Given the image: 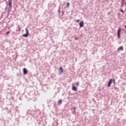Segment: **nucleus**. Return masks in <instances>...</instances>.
Masks as SVG:
<instances>
[{"instance_id":"dca6fc26","label":"nucleus","mask_w":126,"mask_h":126,"mask_svg":"<svg viewBox=\"0 0 126 126\" xmlns=\"http://www.w3.org/2000/svg\"><path fill=\"white\" fill-rule=\"evenodd\" d=\"M76 86H79V83L78 82H77Z\"/></svg>"},{"instance_id":"0eeeda50","label":"nucleus","mask_w":126,"mask_h":126,"mask_svg":"<svg viewBox=\"0 0 126 126\" xmlns=\"http://www.w3.org/2000/svg\"><path fill=\"white\" fill-rule=\"evenodd\" d=\"M72 90L73 91H75V92H76V91H77V88H76V87L73 86L72 87Z\"/></svg>"},{"instance_id":"412c9836","label":"nucleus","mask_w":126,"mask_h":126,"mask_svg":"<svg viewBox=\"0 0 126 126\" xmlns=\"http://www.w3.org/2000/svg\"><path fill=\"white\" fill-rule=\"evenodd\" d=\"M75 112H76V111H75V110H74L73 112V114L75 113Z\"/></svg>"},{"instance_id":"20e7f679","label":"nucleus","mask_w":126,"mask_h":126,"mask_svg":"<svg viewBox=\"0 0 126 126\" xmlns=\"http://www.w3.org/2000/svg\"><path fill=\"white\" fill-rule=\"evenodd\" d=\"M80 28H82L84 26V22L83 21H81L79 23Z\"/></svg>"},{"instance_id":"f8f14e48","label":"nucleus","mask_w":126,"mask_h":126,"mask_svg":"<svg viewBox=\"0 0 126 126\" xmlns=\"http://www.w3.org/2000/svg\"><path fill=\"white\" fill-rule=\"evenodd\" d=\"M125 1H126V0H122L121 4H122L124 5L125 4Z\"/></svg>"},{"instance_id":"393cba45","label":"nucleus","mask_w":126,"mask_h":126,"mask_svg":"<svg viewBox=\"0 0 126 126\" xmlns=\"http://www.w3.org/2000/svg\"><path fill=\"white\" fill-rule=\"evenodd\" d=\"M75 40H77V38H75Z\"/></svg>"},{"instance_id":"39448f33","label":"nucleus","mask_w":126,"mask_h":126,"mask_svg":"<svg viewBox=\"0 0 126 126\" xmlns=\"http://www.w3.org/2000/svg\"><path fill=\"white\" fill-rule=\"evenodd\" d=\"M112 83H113V79H111L109 80V81L108 82L107 87H110V86H111Z\"/></svg>"},{"instance_id":"5701e85b","label":"nucleus","mask_w":126,"mask_h":126,"mask_svg":"<svg viewBox=\"0 0 126 126\" xmlns=\"http://www.w3.org/2000/svg\"><path fill=\"white\" fill-rule=\"evenodd\" d=\"M63 13H64V12H63H63H62V14H63Z\"/></svg>"},{"instance_id":"b1692460","label":"nucleus","mask_w":126,"mask_h":126,"mask_svg":"<svg viewBox=\"0 0 126 126\" xmlns=\"http://www.w3.org/2000/svg\"><path fill=\"white\" fill-rule=\"evenodd\" d=\"M125 5H126V2L125 3V4H124Z\"/></svg>"},{"instance_id":"aec40b11","label":"nucleus","mask_w":126,"mask_h":126,"mask_svg":"<svg viewBox=\"0 0 126 126\" xmlns=\"http://www.w3.org/2000/svg\"><path fill=\"white\" fill-rule=\"evenodd\" d=\"M114 83H116V80L115 79L113 80Z\"/></svg>"},{"instance_id":"ddd939ff","label":"nucleus","mask_w":126,"mask_h":126,"mask_svg":"<svg viewBox=\"0 0 126 126\" xmlns=\"http://www.w3.org/2000/svg\"><path fill=\"white\" fill-rule=\"evenodd\" d=\"M58 13L59 14H61V7L59 6V9H58Z\"/></svg>"},{"instance_id":"4468645a","label":"nucleus","mask_w":126,"mask_h":126,"mask_svg":"<svg viewBox=\"0 0 126 126\" xmlns=\"http://www.w3.org/2000/svg\"><path fill=\"white\" fill-rule=\"evenodd\" d=\"M66 5L67 7H69V2H67Z\"/></svg>"},{"instance_id":"9d476101","label":"nucleus","mask_w":126,"mask_h":126,"mask_svg":"<svg viewBox=\"0 0 126 126\" xmlns=\"http://www.w3.org/2000/svg\"><path fill=\"white\" fill-rule=\"evenodd\" d=\"M63 103V100L62 99H60L58 102V104H59L61 105V104H62Z\"/></svg>"},{"instance_id":"6ab92c4d","label":"nucleus","mask_w":126,"mask_h":126,"mask_svg":"<svg viewBox=\"0 0 126 126\" xmlns=\"http://www.w3.org/2000/svg\"><path fill=\"white\" fill-rule=\"evenodd\" d=\"M73 110H76V108L75 107V106H74V107H73Z\"/></svg>"},{"instance_id":"4be33fe9","label":"nucleus","mask_w":126,"mask_h":126,"mask_svg":"<svg viewBox=\"0 0 126 126\" xmlns=\"http://www.w3.org/2000/svg\"><path fill=\"white\" fill-rule=\"evenodd\" d=\"M121 7H124V5H123V4H122L121 5Z\"/></svg>"},{"instance_id":"f03ea898","label":"nucleus","mask_w":126,"mask_h":126,"mask_svg":"<svg viewBox=\"0 0 126 126\" xmlns=\"http://www.w3.org/2000/svg\"><path fill=\"white\" fill-rule=\"evenodd\" d=\"M26 33L23 35V37H25L26 38H27L28 37V35H29V32L28 31V29L27 28H26Z\"/></svg>"},{"instance_id":"a211bd4d","label":"nucleus","mask_w":126,"mask_h":126,"mask_svg":"<svg viewBox=\"0 0 126 126\" xmlns=\"http://www.w3.org/2000/svg\"><path fill=\"white\" fill-rule=\"evenodd\" d=\"M9 33H10L9 32H7L6 34V35H7V34H9Z\"/></svg>"},{"instance_id":"423d86ee","label":"nucleus","mask_w":126,"mask_h":126,"mask_svg":"<svg viewBox=\"0 0 126 126\" xmlns=\"http://www.w3.org/2000/svg\"><path fill=\"white\" fill-rule=\"evenodd\" d=\"M23 74L24 75H25V74H27V69L26 68H24L23 69Z\"/></svg>"},{"instance_id":"f257e3e1","label":"nucleus","mask_w":126,"mask_h":126,"mask_svg":"<svg viewBox=\"0 0 126 126\" xmlns=\"http://www.w3.org/2000/svg\"><path fill=\"white\" fill-rule=\"evenodd\" d=\"M8 11H10L11 10V8H12V2H11V0H8Z\"/></svg>"},{"instance_id":"f3484780","label":"nucleus","mask_w":126,"mask_h":126,"mask_svg":"<svg viewBox=\"0 0 126 126\" xmlns=\"http://www.w3.org/2000/svg\"><path fill=\"white\" fill-rule=\"evenodd\" d=\"M76 22H77V23H78V22H79V21H80V20L78 19V20H76Z\"/></svg>"},{"instance_id":"7ed1b4c3","label":"nucleus","mask_w":126,"mask_h":126,"mask_svg":"<svg viewBox=\"0 0 126 126\" xmlns=\"http://www.w3.org/2000/svg\"><path fill=\"white\" fill-rule=\"evenodd\" d=\"M122 31V29L121 28H119L118 30V31H117V36H118V39H120V38H121V32Z\"/></svg>"},{"instance_id":"a878e982","label":"nucleus","mask_w":126,"mask_h":126,"mask_svg":"<svg viewBox=\"0 0 126 126\" xmlns=\"http://www.w3.org/2000/svg\"><path fill=\"white\" fill-rule=\"evenodd\" d=\"M44 126H45L44 125Z\"/></svg>"},{"instance_id":"9b49d317","label":"nucleus","mask_w":126,"mask_h":126,"mask_svg":"<svg viewBox=\"0 0 126 126\" xmlns=\"http://www.w3.org/2000/svg\"><path fill=\"white\" fill-rule=\"evenodd\" d=\"M17 28H18V31H21V28H20V26H19V25L17 26Z\"/></svg>"},{"instance_id":"2eb2a0df","label":"nucleus","mask_w":126,"mask_h":126,"mask_svg":"<svg viewBox=\"0 0 126 126\" xmlns=\"http://www.w3.org/2000/svg\"><path fill=\"white\" fill-rule=\"evenodd\" d=\"M121 12H122V13H124V10L123 9H120Z\"/></svg>"},{"instance_id":"1a4fd4ad","label":"nucleus","mask_w":126,"mask_h":126,"mask_svg":"<svg viewBox=\"0 0 126 126\" xmlns=\"http://www.w3.org/2000/svg\"><path fill=\"white\" fill-rule=\"evenodd\" d=\"M118 51H124V47H123V46H121V47H119L118 48Z\"/></svg>"},{"instance_id":"6e6552de","label":"nucleus","mask_w":126,"mask_h":126,"mask_svg":"<svg viewBox=\"0 0 126 126\" xmlns=\"http://www.w3.org/2000/svg\"><path fill=\"white\" fill-rule=\"evenodd\" d=\"M59 72L61 73H63V67H60L59 68Z\"/></svg>"}]
</instances>
